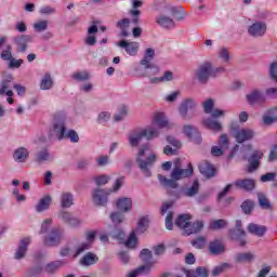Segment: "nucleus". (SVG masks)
Returning <instances> with one entry per match:
<instances>
[{
    "mask_svg": "<svg viewBox=\"0 0 277 277\" xmlns=\"http://www.w3.org/2000/svg\"><path fill=\"white\" fill-rule=\"evenodd\" d=\"M194 174V168L192 164H188L187 169H181L180 167H174L171 172V179L166 177L164 175L159 174L158 181L162 187L166 189H176L179 187V183L176 181H181L183 179H187Z\"/></svg>",
    "mask_w": 277,
    "mask_h": 277,
    "instance_id": "nucleus-1",
    "label": "nucleus"
},
{
    "mask_svg": "<svg viewBox=\"0 0 277 277\" xmlns=\"http://www.w3.org/2000/svg\"><path fill=\"white\" fill-rule=\"evenodd\" d=\"M150 145L144 144L138 148L137 155H136V163H138L140 170L144 173L145 176H150V166L157 161V155L150 154L146 159V153H149Z\"/></svg>",
    "mask_w": 277,
    "mask_h": 277,
    "instance_id": "nucleus-2",
    "label": "nucleus"
},
{
    "mask_svg": "<svg viewBox=\"0 0 277 277\" xmlns=\"http://www.w3.org/2000/svg\"><path fill=\"white\" fill-rule=\"evenodd\" d=\"M148 224H150V219L148 215L141 216L137 222L136 229L130 234L128 239L124 241L126 248H135L137 246V237L135 235H142L148 230Z\"/></svg>",
    "mask_w": 277,
    "mask_h": 277,
    "instance_id": "nucleus-3",
    "label": "nucleus"
},
{
    "mask_svg": "<svg viewBox=\"0 0 277 277\" xmlns=\"http://www.w3.org/2000/svg\"><path fill=\"white\" fill-rule=\"evenodd\" d=\"M198 108V102L188 97L181 102L177 107V111L182 120H194L196 117V109Z\"/></svg>",
    "mask_w": 277,
    "mask_h": 277,
    "instance_id": "nucleus-4",
    "label": "nucleus"
},
{
    "mask_svg": "<svg viewBox=\"0 0 277 277\" xmlns=\"http://www.w3.org/2000/svg\"><path fill=\"white\" fill-rule=\"evenodd\" d=\"M49 137H56L58 141L66 137V114L61 113V118L53 120L49 130Z\"/></svg>",
    "mask_w": 277,
    "mask_h": 277,
    "instance_id": "nucleus-5",
    "label": "nucleus"
},
{
    "mask_svg": "<svg viewBox=\"0 0 277 277\" xmlns=\"http://www.w3.org/2000/svg\"><path fill=\"white\" fill-rule=\"evenodd\" d=\"M64 236H65L64 228L53 227L50 230V233H48L43 237V243H44V246H48L49 248H55V246H60V243H62Z\"/></svg>",
    "mask_w": 277,
    "mask_h": 277,
    "instance_id": "nucleus-6",
    "label": "nucleus"
},
{
    "mask_svg": "<svg viewBox=\"0 0 277 277\" xmlns=\"http://www.w3.org/2000/svg\"><path fill=\"white\" fill-rule=\"evenodd\" d=\"M196 77L199 83H209V80L213 77V63L210 61L201 63L196 69Z\"/></svg>",
    "mask_w": 277,
    "mask_h": 277,
    "instance_id": "nucleus-7",
    "label": "nucleus"
},
{
    "mask_svg": "<svg viewBox=\"0 0 277 277\" xmlns=\"http://www.w3.org/2000/svg\"><path fill=\"white\" fill-rule=\"evenodd\" d=\"M235 187H238L239 189H245V192H252L255 187L254 180L252 179H246V180H237L235 183ZM234 184H228L220 194H219V199L224 198L226 194L233 189Z\"/></svg>",
    "mask_w": 277,
    "mask_h": 277,
    "instance_id": "nucleus-8",
    "label": "nucleus"
},
{
    "mask_svg": "<svg viewBox=\"0 0 277 277\" xmlns=\"http://www.w3.org/2000/svg\"><path fill=\"white\" fill-rule=\"evenodd\" d=\"M111 190L105 188H95L92 190V200L96 207H107Z\"/></svg>",
    "mask_w": 277,
    "mask_h": 277,
    "instance_id": "nucleus-9",
    "label": "nucleus"
},
{
    "mask_svg": "<svg viewBox=\"0 0 277 277\" xmlns=\"http://www.w3.org/2000/svg\"><path fill=\"white\" fill-rule=\"evenodd\" d=\"M233 133L238 144H243V142H249V140H254V135H256V132H254V130L250 128L234 129Z\"/></svg>",
    "mask_w": 277,
    "mask_h": 277,
    "instance_id": "nucleus-10",
    "label": "nucleus"
},
{
    "mask_svg": "<svg viewBox=\"0 0 277 277\" xmlns=\"http://www.w3.org/2000/svg\"><path fill=\"white\" fill-rule=\"evenodd\" d=\"M246 98L249 105H263V103L267 102V97L265 93L259 89L251 90L247 95Z\"/></svg>",
    "mask_w": 277,
    "mask_h": 277,
    "instance_id": "nucleus-11",
    "label": "nucleus"
},
{
    "mask_svg": "<svg viewBox=\"0 0 277 277\" xmlns=\"http://www.w3.org/2000/svg\"><path fill=\"white\" fill-rule=\"evenodd\" d=\"M151 123L157 124L158 129H172V127H174V124L168 120L166 114L161 111L154 113Z\"/></svg>",
    "mask_w": 277,
    "mask_h": 277,
    "instance_id": "nucleus-12",
    "label": "nucleus"
},
{
    "mask_svg": "<svg viewBox=\"0 0 277 277\" xmlns=\"http://www.w3.org/2000/svg\"><path fill=\"white\" fill-rule=\"evenodd\" d=\"M267 32V24L265 22H255L248 28V34L252 38H262Z\"/></svg>",
    "mask_w": 277,
    "mask_h": 277,
    "instance_id": "nucleus-13",
    "label": "nucleus"
},
{
    "mask_svg": "<svg viewBox=\"0 0 277 277\" xmlns=\"http://www.w3.org/2000/svg\"><path fill=\"white\" fill-rule=\"evenodd\" d=\"M95 237H96V233L88 232L85 236L87 241L81 242L76 247L74 259H77V256H80V254H83L85 250H90V246H92V242L94 241Z\"/></svg>",
    "mask_w": 277,
    "mask_h": 277,
    "instance_id": "nucleus-14",
    "label": "nucleus"
},
{
    "mask_svg": "<svg viewBox=\"0 0 277 277\" xmlns=\"http://www.w3.org/2000/svg\"><path fill=\"white\" fill-rule=\"evenodd\" d=\"M116 209L120 213H131L133 211V199L131 197H119L116 200Z\"/></svg>",
    "mask_w": 277,
    "mask_h": 277,
    "instance_id": "nucleus-15",
    "label": "nucleus"
},
{
    "mask_svg": "<svg viewBox=\"0 0 277 277\" xmlns=\"http://www.w3.org/2000/svg\"><path fill=\"white\" fill-rule=\"evenodd\" d=\"M144 138L142 128L134 129L128 133V143L131 148H137Z\"/></svg>",
    "mask_w": 277,
    "mask_h": 277,
    "instance_id": "nucleus-16",
    "label": "nucleus"
},
{
    "mask_svg": "<svg viewBox=\"0 0 277 277\" xmlns=\"http://www.w3.org/2000/svg\"><path fill=\"white\" fill-rule=\"evenodd\" d=\"M31 245V237H25L19 241V246L15 251L14 259L16 261H21L22 259H25L27 255V250L29 246Z\"/></svg>",
    "mask_w": 277,
    "mask_h": 277,
    "instance_id": "nucleus-17",
    "label": "nucleus"
},
{
    "mask_svg": "<svg viewBox=\"0 0 277 277\" xmlns=\"http://www.w3.org/2000/svg\"><path fill=\"white\" fill-rule=\"evenodd\" d=\"M53 197H51V195H44L35 205L36 213H44V211H49V209H51Z\"/></svg>",
    "mask_w": 277,
    "mask_h": 277,
    "instance_id": "nucleus-18",
    "label": "nucleus"
},
{
    "mask_svg": "<svg viewBox=\"0 0 277 277\" xmlns=\"http://www.w3.org/2000/svg\"><path fill=\"white\" fill-rule=\"evenodd\" d=\"M29 160V149L27 147H17L14 151H13V161H15V163H27V161Z\"/></svg>",
    "mask_w": 277,
    "mask_h": 277,
    "instance_id": "nucleus-19",
    "label": "nucleus"
},
{
    "mask_svg": "<svg viewBox=\"0 0 277 277\" xmlns=\"http://www.w3.org/2000/svg\"><path fill=\"white\" fill-rule=\"evenodd\" d=\"M35 163L42 166V163H53V155L48 148H43L35 154Z\"/></svg>",
    "mask_w": 277,
    "mask_h": 277,
    "instance_id": "nucleus-20",
    "label": "nucleus"
},
{
    "mask_svg": "<svg viewBox=\"0 0 277 277\" xmlns=\"http://www.w3.org/2000/svg\"><path fill=\"white\" fill-rule=\"evenodd\" d=\"M230 237L239 241L240 246H246V230L241 229V221H236V229L230 232Z\"/></svg>",
    "mask_w": 277,
    "mask_h": 277,
    "instance_id": "nucleus-21",
    "label": "nucleus"
},
{
    "mask_svg": "<svg viewBox=\"0 0 277 277\" xmlns=\"http://www.w3.org/2000/svg\"><path fill=\"white\" fill-rule=\"evenodd\" d=\"M263 159V150H254L249 157V172H254L259 166H261V160Z\"/></svg>",
    "mask_w": 277,
    "mask_h": 277,
    "instance_id": "nucleus-22",
    "label": "nucleus"
},
{
    "mask_svg": "<svg viewBox=\"0 0 277 277\" xmlns=\"http://www.w3.org/2000/svg\"><path fill=\"white\" fill-rule=\"evenodd\" d=\"M28 42H31V36L29 35H19L14 38V44L17 47L18 53H25L27 51Z\"/></svg>",
    "mask_w": 277,
    "mask_h": 277,
    "instance_id": "nucleus-23",
    "label": "nucleus"
},
{
    "mask_svg": "<svg viewBox=\"0 0 277 277\" xmlns=\"http://www.w3.org/2000/svg\"><path fill=\"white\" fill-rule=\"evenodd\" d=\"M199 192L200 183L198 182V180H195L192 184H188L182 189V195L186 198H194V196H198Z\"/></svg>",
    "mask_w": 277,
    "mask_h": 277,
    "instance_id": "nucleus-24",
    "label": "nucleus"
},
{
    "mask_svg": "<svg viewBox=\"0 0 277 277\" xmlns=\"http://www.w3.org/2000/svg\"><path fill=\"white\" fill-rule=\"evenodd\" d=\"M262 122L266 127H269L277 122V106L271 107L262 117Z\"/></svg>",
    "mask_w": 277,
    "mask_h": 277,
    "instance_id": "nucleus-25",
    "label": "nucleus"
},
{
    "mask_svg": "<svg viewBox=\"0 0 277 277\" xmlns=\"http://www.w3.org/2000/svg\"><path fill=\"white\" fill-rule=\"evenodd\" d=\"M119 47H121V49H126L128 55H131L132 57H135L140 51V43L135 41L127 42L126 40H122L119 42Z\"/></svg>",
    "mask_w": 277,
    "mask_h": 277,
    "instance_id": "nucleus-26",
    "label": "nucleus"
},
{
    "mask_svg": "<svg viewBox=\"0 0 277 277\" xmlns=\"http://www.w3.org/2000/svg\"><path fill=\"white\" fill-rule=\"evenodd\" d=\"M53 85H55V80H53V75L51 72H45L41 77L39 88L43 91L53 90Z\"/></svg>",
    "mask_w": 277,
    "mask_h": 277,
    "instance_id": "nucleus-27",
    "label": "nucleus"
},
{
    "mask_svg": "<svg viewBox=\"0 0 277 277\" xmlns=\"http://www.w3.org/2000/svg\"><path fill=\"white\" fill-rule=\"evenodd\" d=\"M208 248H209V252H211L215 256L220 254H224V252H226V247L224 246V242L217 239L210 241Z\"/></svg>",
    "mask_w": 277,
    "mask_h": 277,
    "instance_id": "nucleus-28",
    "label": "nucleus"
},
{
    "mask_svg": "<svg viewBox=\"0 0 277 277\" xmlns=\"http://www.w3.org/2000/svg\"><path fill=\"white\" fill-rule=\"evenodd\" d=\"M60 202L62 209H70L75 205V195L70 192H64L60 196Z\"/></svg>",
    "mask_w": 277,
    "mask_h": 277,
    "instance_id": "nucleus-29",
    "label": "nucleus"
},
{
    "mask_svg": "<svg viewBox=\"0 0 277 277\" xmlns=\"http://www.w3.org/2000/svg\"><path fill=\"white\" fill-rule=\"evenodd\" d=\"M96 34H98V26L92 25L88 28V35L83 39L84 44L88 47H94L96 44Z\"/></svg>",
    "mask_w": 277,
    "mask_h": 277,
    "instance_id": "nucleus-30",
    "label": "nucleus"
},
{
    "mask_svg": "<svg viewBox=\"0 0 277 277\" xmlns=\"http://www.w3.org/2000/svg\"><path fill=\"white\" fill-rule=\"evenodd\" d=\"M192 224V215L190 214H180L175 220V226L187 233V228Z\"/></svg>",
    "mask_w": 277,
    "mask_h": 277,
    "instance_id": "nucleus-31",
    "label": "nucleus"
},
{
    "mask_svg": "<svg viewBox=\"0 0 277 277\" xmlns=\"http://www.w3.org/2000/svg\"><path fill=\"white\" fill-rule=\"evenodd\" d=\"M156 23L163 29H174V27H176L174 19L167 15H160L159 17H157Z\"/></svg>",
    "mask_w": 277,
    "mask_h": 277,
    "instance_id": "nucleus-32",
    "label": "nucleus"
},
{
    "mask_svg": "<svg viewBox=\"0 0 277 277\" xmlns=\"http://www.w3.org/2000/svg\"><path fill=\"white\" fill-rule=\"evenodd\" d=\"M199 172H201V174L207 179L215 176V168L208 161H203L199 164Z\"/></svg>",
    "mask_w": 277,
    "mask_h": 277,
    "instance_id": "nucleus-33",
    "label": "nucleus"
},
{
    "mask_svg": "<svg viewBox=\"0 0 277 277\" xmlns=\"http://www.w3.org/2000/svg\"><path fill=\"white\" fill-rule=\"evenodd\" d=\"M0 96H14V92H12V77L0 82Z\"/></svg>",
    "mask_w": 277,
    "mask_h": 277,
    "instance_id": "nucleus-34",
    "label": "nucleus"
},
{
    "mask_svg": "<svg viewBox=\"0 0 277 277\" xmlns=\"http://www.w3.org/2000/svg\"><path fill=\"white\" fill-rule=\"evenodd\" d=\"M236 263H252L256 259L253 252H240L235 255Z\"/></svg>",
    "mask_w": 277,
    "mask_h": 277,
    "instance_id": "nucleus-35",
    "label": "nucleus"
},
{
    "mask_svg": "<svg viewBox=\"0 0 277 277\" xmlns=\"http://www.w3.org/2000/svg\"><path fill=\"white\" fill-rule=\"evenodd\" d=\"M141 132L143 133V137H146V140H155L159 137L160 133L158 128H155L153 126H149L147 128H141Z\"/></svg>",
    "mask_w": 277,
    "mask_h": 277,
    "instance_id": "nucleus-36",
    "label": "nucleus"
},
{
    "mask_svg": "<svg viewBox=\"0 0 277 277\" xmlns=\"http://www.w3.org/2000/svg\"><path fill=\"white\" fill-rule=\"evenodd\" d=\"M248 230L251 233V235H255L256 237H263L265 233H267V227L254 223H250L248 225Z\"/></svg>",
    "mask_w": 277,
    "mask_h": 277,
    "instance_id": "nucleus-37",
    "label": "nucleus"
},
{
    "mask_svg": "<svg viewBox=\"0 0 277 277\" xmlns=\"http://www.w3.org/2000/svg\"><path fill=\"white\" fill-rule=\"evenodd\" d=\"M169 81H174V74L172 71H164L161 77L150 78V83H168Z\"/></svg>",
    "mask_w": 277,
    "mask_h": 277,
    "instance_id": "nucleus-38",
    "label": "nucleus"
},
{
    "mask_svg": "<svg viewBox=\"0 0 277 277\" xmlns=\"http://www.w3.org/2000/svg\"><path fill=\"white\" fill-rule=\"evenodd\" d=\"M203 126L207 129H210V131H215L216 133H220L222 131V122L217 121L213 118H208L203 120Z\"/></svg>",
    "mask_w": 277,
    "mask_h": 277,
    "instance_id": "nucleus-39",
    "label": "nucleus"
},
{
    "mask_svg": "<svg viewBox=\"0 0 277 277\" xmlns=\"http://www.w3.org/2000/svg\"><path fill=\"white\" fill-rule=\"evenodd\" d=\"M154 58H155V50H153V48H147L145 50L144 57L141 60L142 66H144V68H148L151 64L150 62H153Z\"/></svg>",
    "mask_w": 277,
    "mask_h": 277,
    "instance_id": "nucleus-40",
    "label": "nucleus"
},
{
    "mask_svg": "<svg viewBox=\"0 0 277 277\" xmlns=\"http://www.w3.org/2000/svg\"><path fill=\"white\" fill-rule=\"evenodd\" d=\"M35 34H42L49 29V21L38 19L32 24Z\"/></svg>",
    "mask_w": 277,
    "mask_h": 277,
    "instance_id": "nucleus-41",
    "label": "nucleus"
},
{
    "mask_svg": "<svg viewBox=\"0 0 277 277\" xmlns=\"http://www.w3.org/2000/svg\"><path fill=\"white\" fill-rule=\"evenodd\" d=\"M186 277H209V271L206 267L199 266L196 271H185Z\"/></svg>",
    "mask_w": 277,
    "mask_h": 277,
    "instance_id": "nucleus-42",
    "label": "nucleus"
},
{
    "mask_svg": "<svg viewBox=\"0 0 277 277\" xmlns=\"http://www.w3.org/2000/svg\"><path fill=\"white\" fill-rule=\"evenodd\" d=\"M98 262V256L94 253H87L81 260L80 265H83L84 267H88L90 265H94Z\"/></svg>",
    "mask_w": 277,
    "mask_h": 277,
    "instance_id": "nucleus-43",
    "label": "nucleus"
},
{
    "mask_svg": "<svg viewBox=\"0 0 277 277\" xmlns=\"http://www.w3.org/2000/svg\"><path fill=\"white\" fill-rule=\"evenodd\" d=\"M205 228V223L202 221H197L188 225L185 235H195L196 233H200Z\"/></svg>",
    "mask_w": 277,
    "mask_h": 277,
    "instance_id": "nucleus-44",
    "label": "nucleus"
},
{
    "mask_svg": "<svg viewBox=\"0 0 277 277\" xmlns=\"http://www.w3.org/2000/svg\"><path fill=\"white\" fill-rule=\"evenodd\" d=\"M217 57L223 62V64H230V60H233L230 56V50L224 47L217 51Z\"/></svg>",
    "mask_w": 277,
    "mask_h": 277,
    "instance_id": "nucleus-45",
    "label": "nucleus"
},
{
    "mask_svg": "<svg viewBox=\"0 0 277 277\" xmlns=\"http://www.w3.org/2000/svg\"><path fill=\"white\" fill-rule=\"evenodd\" d=\"M182 133L186 135L188 140H194L196 136H198V130L192 124H185L182 128Z\"/></svg>",
    "mask_w": 277,
    "mask_h": 277,
    "instance_id": "nucleus-46",
    "label": "nucleus"
},
{
    "mask_svg": "<svg viewBox=\"0 0 277 277\" xmlns=\"http://www.w3.org/2000/svg\"><path fill=\"white\" fill-rule=\"evenodd\" d=\"M129 25H131V19L129 18L120 19L117 23V27L121 29V36L123 38H127L129 36Z\"/></svg>",
    "mask_w": 277,
    "mask_h": 277,
    "instance_id": "nucleus-47",
    "label": "nucleus"
},
{
    "mask_svg": "<svg viewBox=\"0 0 277 277\" xmlns=\"http://www.w3.org/2000/svg\"><path fill=\"white\" fill-rule=\"evenodd\" d=\"M113 224H122L127 221V216L124 215V212H113L109 215Z\"/></svg>",
    "mask_w": 277,
    "mask_h": 277,
    "instance_id": "nucleus-48",
    "label": "nucleus"
},
{
    "mask_svg": "<svg viewBox=\"0 0 277 277\" xmlns=\"http://www.w3.org/2000/svg\"><path fill=\"white\" fill-rule=\"evenodd\" d=\"M146 70V76L149 79V83H150V79H155L156 75H159V67L157 65H153V63H149V67H144Z\"/></svg>",
    "mask_w": 277,
    "mask_h": 277,
    "instance_id": "nucleus-49",
    "label": "nucleus"
},
{
    "mask_svg": "<svg viewBox=\"0 0 277 277\" xmlns=\"http://www.w3.org/2000/svg\"><path fill=\"white\" fill-rule=\"evenodd\" d=\"M62 265H64V261L49 263L44 266V272H47V274H53V272H57Z\"/></svg>",
    "mask_w": 277,
    "mask_h": 277,
    "instance_id": "nucleus-50",
    "label": "nucleus"
},
{
    "mask_svg": "<svg viewBox=\"0 0 277 277\" xmlns=\"http://www.w3.org/2000/svg\"><path fill=\"white\" fill-rule=\"evenodd\" d=\"M51 226H53V219L43 220L41 223L39 235H47V233H49V230L51 229Z\"/></svg>",
    "mask_w": 277,
    "mask_h": 277,
    "instance_id": "nucleus-51",
    "label": "nucleus"
},
{
    "mask_svg": "<svg viewBox=\"0 0 277 277\" xmlns=\"http://www.w3.org/2000/svg\"><path fill=\"white\" fill-rule=\"evenodd\" d=\"M213 107H215V100L207 98L202 102V109L205 114H211L213 111Z\"/></svg>",
    "mask_w": 277,
    "mask_h": 277,
    "instance_id": "nucleus-52",
    "label": "nucleus"
},
{
    "mask_svg": "<svg viewBox=\"0 0 277 277\" xmlns=\"http://www.w3.org/2000/svg\"><path fill=\"white\" fill-rule=\"evenodd\" d=\"M94 181H95V185H97V187H103V185H107V183H109V181H111V176H109L107 174H102V175L95 176Z\"/></svg>",
    "mask_w": 277,
    "mask_h": 277,
    "instance_id": "nucleus-53",
    "label": "nucleus"
},
{
    "mask_svg": "<svg viewBox=\"0 0 277 277\" xmlns=\"http://www.w3.org/2000/svg\"><path fill=\"white\" fill-rule=\"evenodd\" d=\"M150 271V265H143L128 274V277H137L140 274H147Z\"/></svg>",
    "mask_w": 277,
    "mask_h": 277,
    "instance_id": "nucleus-54",
    "label": "nucleus"
},
{
    "mask_svg": "<svg viewBox=\"0 0 277 277\" xmlns=\"http://www.w3.org/2000/svg\"><path fill=\"white\" fill-rule=\"evenodd\" d=\"M65 137L71 142V144H79V133L75 130H66Z\"/></svg>",
    "mask_w": 277,
    "mask_h": 277,
    "instance_id": "nucleus-55",
    "label": "nucleus"
},
{
    "mask_svg": "<svg viewBox=\"0 0 277 277\" xmlns=\"http://www.w3.org/2000/svg\"><path fill=\"white\" fill-rule=\"evenodd\" d=\"M258 201L262 209H272V203L263 193L258 194Z\"/></svg>",
    "mask_w": 277,
    "mask_h": 277,
    "instance_id": "nucleus-56",
    "label": "nucleus"
},
{
    "mask_svg": "<svg viewBox=\"0 0 277 277\" xmlns=\"http://www.w3.org/2000/svg\"><path fill=\"white\" fill-rule=\"evenodd\" d=\"M111 118V113L109 111H102L98 114L96 118L97 124H107Z\"/></svg>",
    "mask_w": 277,
    "mask_h": 277,
    "instance_id": "nucleus-57",
    "label": "nucleus"
},
{
    "mask_svg": "<svg viewBox=\"0 0 277 277\" xmlns=\"http://www.w3.org/2000/svg\"><path fill=\"white\" fill-rule=\"evenodd\" d=\"M109 237L116 239L117 241H124V230L116 227L113 232L108 234Z\"/></svg>",
    "mask_w": 277,
    "mask_h": 277,
    "instance_id": "nucleus-58",
    "label": "nucleus"
},
{
    "mask_svg": "<svg viewBox=\"0 0 277 277\" xmlns=\"http://www.w3.org/2000/svg\"><path fill=\"white\" fill-rule=\"evenodd\" d=\"M109 162H110V159H109V156L107 155H102L95 158V163L97 168H105L109 166Z\"/></svg>",
    "mask_w": 277,
    "mask_h": 277,
    "instance_id": "nucleus-59",
    "label": "nucleus"
},
{
    "mask_svg": "<svg viewBox=\"0 0 277 277\" xmlns=\"http://www.w3.org/2000/svg\"><path fill=\"white\" fill-rule=\"evenodd\" d=\"M57 10L51 5H43L39 9V14L41 16H51L55 14Z\"/></svg>",
    "mask_w": 277,
    "mask_h": 277,
    "instance_id": "nucleus-60",
    "label": "nucleus"
},
{
    "mask_svg": "<svg viewBox=\"0 0 277 277\" xmlns=\"http://www.w3.org/2000/svg\"><path fill=\"white\" fill-rule=\"evenodd\" d=\"M133 74L135 77H146V68L142 65V61L138 64L134 65Z\"/></svg>",
    "mask_w": 277,
    "mask_h": 277,
    "instance_id": "nucleus-61",
    "label": "nucleus"
},
{
    "mask_svg": "<svg viewBox=\"0 0 277 277\" xmlns=\"http://www.w3.org/2000/svg\"><path fill=\"white\" fill-rule=\"evenodd\" d=\"M224 227H226V221H224L222 219L210 222V228L212 230H220Z\"/></svg>",
    "mask_w": 277,
    "mask_h": 277,
    "instance_id": "nucleus-62",
    "label": "nucleus"
},
{
    "mask_svg": "<svg viewBox=\"0 0 277 277\" xmlns=\"http://www.w3.org/2000/svg\"><path fill=\"white\" fill-rule=\"evenodd\" d=\"M268 75L271 79L277 83V60L271 63L268 68Z\"/></svg>",
    "mask_w": 277,
    "mask_h": 277,
    "instance_id": "nucleus-63",
    "label": "nucleus"
},
{
    "mask_svg": "<svg viewBox=\"0 0 277 277\" xmlns=\"http://www.w3.org/2000/svg\"><path fill=\"white\" fill-rule=\"evenodd\" d=\"M72 79H75V81H88L90 74L88 71H78L72 74Z\"/></svg>",
    "mask_w": 277,
    "mask_h": 277,
    "instance_id": "nucleus-64",
    "label": "nucleus"
}]
</instances>
